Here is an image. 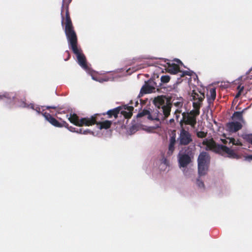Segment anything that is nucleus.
<instances>
[{
  "label": "nucleus",
  "instance_id": "f257e3e1",
  "mask_svg": "<svg viewBox=\"0 0 252 252\" xmlns=\"http://www.w3.org/2000/svg\"><path fill=\"white\" fill-rule=\"evenodd\" d=\"M64 30L69 47L73 53L76 55L78 63L84 69H87L88 65L86 57L82 53L81 49L78 48L77 46V36L72 23L65 24Z\"/></svg>",
  "mask_w": 252,
  "mask_h": 252
},
{
  "label": "nucleus",
  "instance_id": "f03ea898",
  "mask_svg": "<svg viewBox=\"0 0 252 252\" xmlns=\"http://www.w3.org/2000/svg\"><path fill=\"white\" fill-rule=\"evenodd\" d=\"M202 144L203 145H206L209 150L222 156L227 155V157L231 158H236L237 157V155L233 150L230 149L226 146L217 144L213 139L209 140L205 139L203 141Z\"/></svg>",
  "mask_w": 252,
  "mask_h": 252
},
{
  "label": "nucleus",
  "instance_id": "7ed1b4c3",
  "mask_svg": "<svg viewBox=\"0 0 252 252\" xmlns=\"http://www.w3.org/2000/svg\"><path fill=\"white\" fill-rule=\"evenodd\" d=\"M153 103L158 108V112L163 114L164 118L169 116L172 106L170 97L164 95H158L155 97Z\"/></svg>",
  "mask_w": 252,
  "mask_h": 252
},
{
  "label": "nucleus",
  "instance_id": "20e7f679",
  "mask_svg": "<svg viewBox=\"0 0 252 252\" xmlns=\"http://www.w3.org/2000/svg\"><path fill=\"white\" fill-rule=\"evenodd\" d=\"M210 157L208 153L202 152L200 153L198 159V172L200 176L205 175L208 171Z\"/></svg>",
  "mask_w": 252,
  "mask_h": 252
},
{
  "label": "nucleus",
  "instance_id": "39448f33",
  "mask_svg": "<svg viewBox=\"0 0 252 252\" xmlns=\"http://www.w3.org/2000/svg\"><path fill=\"white\" fill-rule=\"evenodd\" d=\"M71 1L72 0H62L61 13L62 25H63L64 20L65 21L64 25L72 23L69 12V5Z\"/></svg>",
  "mask_w": 252,
  "mask_h": 252
},
{
  "label": "nucleus",
  "instance_id": "423d86ee",
  "mask_svg": "<svg viewBox=\"0 0 252 252\" xmlns=\"http://www.w3.org/2000/svg\"><path fill=\"white\" fill-rule=\"evenodd\" d=\"M178 141L180 145H188L192 141L191 134L183 127H181Z\"/></svg>",
  "mask_w": 252,
  "mask_h": 252
},
{
  "label": "nucleus",
  "instance_id": "0eeeda50",
  "mask_svg": "<svg viewBox=\"0 0 252 252\" xmlns=\"http://www.w3.org/2000/svg\"><path fill=\"white\" fill-rule=\"evenodd\" d=\"M45 119L53 126L58 127H68V124L65 121L60 123L55 118L53 117L51 115L48 113L45 112L42 114Z\"/></svg>",
  "mask_w": 252,
  "mask_h": 252
},
{
  "label": "nucleus",
  "instance_id": "6e6552de",
  "mask_svg": "<svg viewBox=\"0 0 252 252\" xmlns=\"http://www.w3.org/2000/svg\"><path fill=\"white\" fill-rule=\"evenodd\" d=\"M182 119L180 121L181 127H183V124L190 125L192 127H194L196 124V119L193 116L187 114L186 113L182 114Z\"/></svg>",
  "mask_w": 252,
  "mask_h": 252
},
{
  "label": "nucleus",
  "instance_id": "1a4fd4ad",
  "mask_svg": "<svg viewBox=\"0 0 252 252\" xmlns=\"http://www.w3.org/2000/svg\"><path fill=\"white\" fill-rule=\"evenodd\" d=\"M192 153L191 151L187 154L184 153L179 155V163L180 166L186 167L191 161V156Z\"/></svg>",
  "mask_w": 252,
  "mask_h": 252
},
{
  "label": "nucleus",
  "instance_id": "9d476101",
  "mask_svg": "<svg viewBox=\"0 0 252 252\" xmlns=\"http://www.w3.org/2000/svg\"><path fill=\"white\" fill-rule=\"evenodd\" d=\"M191 96L194 102L193 103H199L202 106V101L205 98V94L198 89L192 91Z\"/></svg>",
  "mask_w": 252,
  "mask_h": 252
},
{
  "label": "nucleus",
  "instance_id": "9b49d317",
  "mask_svg": "<svg viewBox=\"0 0 252 252\" xmlns=\"http://www.w3.org/2000/svg\"><path fill=\"white\" fill-rule=\"evenodd\" d=\"M98 114H95L91 118H83L80 120L79 126H90L96 124L97 117Z\"/></svg>",
  "mask_w": 252,
  "mask_h": 252
},
{
  "label": "nucleus",
  "instance_id": "f8f14e48",
  "mask_svg": "<svg viewBox=\"0 0 252 252\" xmlns=\"http://www.w3.org/2000/svg\"><path fill=\"white\" fill-rule=\"evenodd\" d=\"M226 127L230 132H236L242 127V124L238 122H232L227 123Z\"/></svg>",
  "mask_w": 252,
  "mask_h": 252
},
{
  "label": "nucleus",
  "instance_id": "ddd939ff",
  "mask_svg": "<svg viewBox=\"0 0 252 252\" xmlns=\"http://www.w3.org/2000/svg\"><path fill=\"white\" fill-rule=\"evenodd\" d=\"M150 85L154 87V90L156 91H159L161 89V82H159L158 76L157 77H154L147 81Z\"/></svg>",
  "mask_w": 252,
  "mask_h": 252
},
{
  "label": "nucleus",
  "instance_id": "4468645a",
  "mask_svg": "<svg viewBox=\"0 0 252 252\" xmlns=\"http://www.w3.org/2000/svg\"><path fill=\"white\" fill-rule=\"evenodd\" d=\"M122 109V107L119 106L114 109L108 110L106 113H103V115H107L108 118H111L113 117H114L115 119H116L118 118V115L120 113V111Z\"/></svg>",
  "mask_w": 252,
  "mask_h": 252
},
{
  "label": "nucleus",
  "instance_id": "2eb2a0df",
  "mask_svg": "<svg viewBox=\"0 0 252 252\" xmlns=\"http://www.w3.org/2000/svg\"><path fill=\"white\" fill-rule=\"evenodd\" d=\"M167 71L171 74H175L181 72L179 65L175 63H167Z\"/></svg>",
  "mask_w": 252,
  "mask_h": 252
},
{
  "label": "nucleus",
  "instance_id": "dca6fc26",
  "mask_svg": "<svg viewBox=\"0 0 252 252\" xmlns=\"http://www.w3.org/2000/svg\"><path fill=\"white\" fill-rule=\"evenodd\" d=\"M153 92H155L154 87L150 85V84L147 81L145 82V84L141 88L140 94L143 95V94H150Z\"/></svg>",
  "mask_w": 252,
  "mask_h": 252
},
{
  "label": "nucleus",
  "instance_id": "f3484780",
  "mask_svg": "<svg viewBox=\"0 0 252 252\" xmlns=\"http://www.w3.org/2000/svg\"><path fill=\"white\" fill-rule=\"evenodd\" d=\"M134 109L133 107L130 106H125V110H121L120 113L126 119H129L132 115V111Z\"/></svg>",
  "mask_w": 252,
  "mask_h": 252
},
{
  "label": "nucleus",
  "instance_id": "a211bd4d",
  "mask_svg": "<svg viewBox=\"0 0 252 252\" xmlns=\"http://www.w3.org/2000/svg\"><path fill=\"white\" fill-rule=\"evenodd\" d=\"M216 97V91L215 88H211L209 90V93L207 95V101L209 105H210L213 103Z\"/></svg>",
  "mask_w": 252,
  "mask_h": 252
},
{
  "label": "nucleus",
  "instance_id": "6ab92c4d",
  "mask_svg": "<svg viewBox=\"0 0 252 252\" xmlns=\"http://www.w3.org/2000/svg\"><path fill=\"white\" fill-rule=\"evenodd\" d=\"M192 106L194 110H192L190 111L189 113L186 114H189V115L193 116L196 119V117L200 114V109L201 106L199 103H193Z\"/></svg>",
  "mask_w": 252,
  "mask_h": 252
},
{
  "label": "nucleus",
  "instance_id": "aec40b11",
  "mask_svg": "<svg viewBox=\"0 0 252 252\" xmlns=\"http://www.w3.org/2000/svg\"><path fill=\"white\" fill-rule=\"evenodd\" d=\"M112 121H111L105 120L104 121L99 122H97L96 121V124L97 126H99V128L100 129H107L111 127V125H112Z\"/></svg>",
  "mask_w": 252,
  "mask_h": 252
},
{
  "label": "nucleus",
  "instance_id": "412c9836",
  "mask_svg": "<svg viewBox=\"0 0 252 252\" xmlns=\"http://www.w3.org/2000/svg\"><path fill=\"white\" fill-rule=\"evenodd\" d=\"M80 120L79 117L76 114H71L68 118L70 122L77 126H79V125H80Z\"/></svg>",
  "mask_w": 252,
  "mask_h": 252
},
{
  "label": "nucleus",
  "instance_id": "4be33fe9",
  "mask_svg": "<svg viewBox=\"0 0 252 252\" xmlns=\"http://www.w3.org/2000/svg\"><path fill=\"white\" fill-rule=\"evenodd\" d=\"M176 143V138L175 136H172L170 139V143L168 147L169 154H172L174 150V145Z\"/></svg>",
  "mask_w": 252,
  "mask_h": 252
},
{
  "label": "nucleus",
  "instance_id": "5701e85b",
  "mask_svg": "<svg viewBox=\"0 0 252 252\" xmlns=\"http://www.w3.org/2000/svg\"><path fill=\"white\" fill-rule=\"evenodd\" d=\"M247 109V108H245L241 112H235L232 115V119H235L239 121H242L243 119V114Z\"/></svg>",
  "mask_w": 252,
  "mask_h": 252
},
{
  "label": "nucleus",
  "instance_id": "b1692460",
  "mask_svg": "<svg viewBox=\"0 0 252 252\" xmlns=\"http://www.w3.org/2000/svg\"><path fill=\"white\" fill-rule=\"evenodd\" d=\"M14 97L13 93H4L0 95V99H6L10 101L13 99Z\"/></svg>",
  "mask_w": 252,
  "mask_h": 252
},
{
  "label": "nucleus",
  "instance_id": "393cba45",
  "mask_svg": "<svg viewBox=\"0 0 252 252\" xmlns=\"http://www.w3.org/2000/svg\"><path fill=\"white\" fill-rule=\"evenodd\" d=\"M146 115L148 116V118L149 119H151V116L150 115V111L148 110L144 109L141 112L138 113V114L137 115V117L140 118V117H142L143 116H146Z\"/></svg>",
  "mask_w": 252,
  "mask_h": 252
},
{
  "label": "nucleus",
  "instance_id": "a878e982",
  "mask_svg": "<svg viewBox=\"0 0 252 252\" xmlns=\"http://www.w3.org/2000/svg\"><path fill=\"white\" fill-rule=\"evenodd\" d=\"M170 80V77L169 75H162L160 79H159V82H161V86L162 83H167Z\"/></svg>",
  "mask_w": 252,
  "mask_h": 252
},
{
  "label": "nucleus",
  "instance_id": "bb28decb",
  "mask_svg": "<svg viewBox=\"0 0 252 252\" xmlns=\"http://www.w3.org/2000/svg\"><path fill=\"white\" fill-rule=\"evenodd\" d=\"M242 137L247 142L252 143V134H243Z\"/></svg>",
  "mask_w": 252,
  "mask_h": 252
},
{
  "label": "nucleus",
  "instance_id": "cd10ccee",
  "mask_svg": "<svg viewBox=\"0 0 252 252\" xmlns=\"http://www.w3.org/2000/svg\"><path fill=\"white\" fill-rule=\"evenodd\" d=\"M229 143H232L234 145L242 146V143L239 139L235 140L234 138H229Z\"/></svg>",
  "mask_w": 252,
  "mask_h": 252
},
{
  "label": "nucleus",
  "instance_id": "c85d7f7f",
  "mask_svg": "<svg viewBox=\"0 0 252 252\" xmlns=\"http://www.w3.org/2000/svg\"><path fill=\"white\" fill-rule=\"evenodd\" d=\"M207 134V132H205L204 131H200L197 132L196 135L198 138H203L206 137Z\"/></svg>",
  "mask_w": 252,
  "mask_h": 252
},
{
  "label": "nucleus",
  "instance_id": "c756f323",
  "mask_svg": "<svg viewBox=\"0 0 252 252\" xmlns=\"http://www.w3.org/2000/svg\"><path fill=\"white\" fill-rule=\"evenodd\" d=\"M182 74L180 75L181 77H184L185 75L191 76L193 73L192 71H184L180 72Z\"/></svg>",
  "mask_w": 252,
  "mask_h": 252
},
{
  "label": "nucleus",
  "instance_id": "7c9ffc66",
  "mask_svg": "<svg viewBox=\"0 0 252 252\" xmlns=\"http://www.w3.org/2000/svg\"><path fill=\"white\" fill-rule=\"evenodd\" d=\"M237 89L238 90V92L235 95V98H238L241 95V93L243 91L244 87H241L240 86H238Z\"/></svg>",
  "mask_w": 252,
  "mask_h": 252
},
{
  "label": "nucleus",
  "instance_id": "2f4dec72",
  "mask_svg": "<svg viewBox=\"0 0 252 252\" xmlns=\"http://www.w3.org/2000/svg\"><path fill=\"white\" fill-rule=\"evenodd\" d=\"M196 184L198 186V187L200 188L204 189L205 187L204 184L203 182L201 180H200L199 179H197Z\"/></svg>",
  "mask_w": 252,
  "mask_h": 252
},
{
  "label": "nucleus",
  "instance_id": "473e14b6",
  "mask_svg": "<svg viewBox=\"0 0 252 252\" xmlns=\"http://www.w3.org/2000/svg\"><path fill=\"white\" fill-rule=\"evenodd\" d=\"M167 61H168V60H160L159 62H160V64L164 66V67H166L167 66V63H168V62Z\"/></svg>",
  "mask_w": 252,
  "mask_h": 252
},
{
  "label": "nucleus",
  "instance_id": "72a5a7b5",
  "mask_svg": "<svg viewBox=\"0 0 252 252\" xmlns=\"http://www.w3.org/2000/svg\"><path fill=\"white\" fill-rule=\"evenodd\" d=\"M181 112V110H179L178 109H177L176 110V111L175 112V117H176V119L177 121H178V119L179 118V117H180V113Z\"/></svg>",
  "mask_w": 252,
  "mask_h": 252
},
{
  "label": "nucleus",
  "instance_id": "f704fd0d",
  "mask_svg": "<svg viewBox=\"0 0 252 252\" xmlns=\"http://www.w3.org/2000/svg\"><path fill=\"white\" fill-rule=\"evenodd\" d=\"M47 109H53L55 110L58 109V107L56 106H45Z\"/></svg>",
  "mask_w": 252,
  "mask_h": 252
},
{
  "label": "nucleus",
  "instance_id": "c9c22d12",
  "mask_svg": "<svg viewBox=\"0 0 252 252\" xmlns=\"http://www.w3.org/2000/svg\"><path fill=\"white\" fill-rule=\"evenodd\" d=\"M93 132L92 131H91L90 129H87L86 130H83V134H91V133H93Z\"/></svg>",
  "mask_w": 252,
  "mask_h": 252
},
{
  "label": "nucleus",
  "instance_id": "e433bc0d",
  "mask_svg": "<svg viewBox=\"0 0 252 252\" xmlns=\"http://www.w3.org/2000/svg\"><path fill=\"white\" fill-rule=\"evenodd\" d=\"M65 52L67 54V58L66 59H65V61H66L70 59V55L69 52L68 51H66Z\"/></svg>",
  "mask_w": 252,
  "mask_h": 252
},
{
  "label": "nucleus",
  "instance_id": "4c0bfd02",
  "mask_svg": "<svg viewBox=\"0 0 252 252\" xmlns=\"http://www.w3.org/2000/svg\"><path fill=\"white\" fill-rule=\"evenodd\" d=\"M175 105L178 107L182 106V103L181 102H177L174 103Z\"/></svg>",
  "mask_w": 252,
  "mask_h": 252
},
{
  "label": "nucleus",
  "instance_id": "58836bf2",
  "mask_svg": "<svg viewBox=\"0 0 252 252\" xmlns=\"http://www.w3.org/2000/svg\"><path fill=\"white\" fill-rule=\"evenodd\" d=\"M250 79V80L249 82V83H250V84H252V75L248 77L247 79Z\"/></svg>",
  "mask_w": 252,
  "mask_h": 252
},
{
  "label": "nucleus",
  "instance_id": "ea45409f",
  "mask_svg": "<svg viewBox=\"0 0 252 252\" xmlns=\"http://www.w3.org/2000/svg\"><path fill=\"white\" fill-rule=\"evenodd\" d=\"M83 130L82 128H80L79 130H77L76 132L80 134H83Z\"/></svg>",
  "mask_w": 252,
  "mask_h": 252
},
{
  "label": "nucleus",
  "instance_id": "a19ab883",
  "mask_svg": "<svg viewBox=\"0 0 252 252\" xmlns=\"http://www.w3.org/2000/svg\"><path fill=\"white\" fill-rule=\"evenodd\" d=\"M163 162H164V163L165 164H167V161L166 159L164 158V160H163Z\"/></svg>",
  "mask_w": 252,
  "mask_h": 252
},
{
  "label": "nucleus",
  "instance_id": "79ce46f5",
  "mask_svg": "<svg viewBox=\"0 0 252 252\" xmlns=\"http://www.w3.org/2000/svg\"><path fill=\"white\" fill-rule=\"evenodd\" d=\"M248 158L250 159L251 160H252V155H250L248 156Z\"/></svg>",
  "mask_w": 252,
  "mask_h": 252
},
{
  "label": "nucleus",
  "instance_id": "37998d69",
  "mask_svg": "<svg viewBox=\"0 0 252 252\" xmlns=\"http://www.w3.org/2000/svg\"><path fill=\"white\" fill-rule=\"evenodd\" d=\"M176 62H178V63H180L182 64V62L179 59H177Z\"/></svg>",
  "mask_w": 252,
  "mask_h": 252
},
{
  "label": "nucleus",
  "instance_id": "c03bdc74",
  "mask_svg": "<svg viewBox=\"0 0 252 252\" xmlns=\"http://www.w3.org/2000/svg\"><path fill=\"white\" fill-rule=\"evenodd\" d=\"M222 142L224 143V144H226V140H222Z\"/></svg>",
  "mask_w": 252,
  "mask_h": 252
},
{
  "label": "nucleus",
  "instance_id": "a18cd8bd",
  "mask_svg": "<svg viewBox=\"0 0 252 252\" xmlns=\"http://www.w3.org/2000/svg\"><path fill=\"white\" fill-rule=\"evenodd\" d=\"M72 129H74V128H73V127H70L69 128V129L70 131H73V130H72Z\"/></svg>",
  "mask_w": 252,
  "mask_h": 252
},
{
  "label": "nucleus",
  "instance_id": "49530a36",
  "mask_svg": "<svg viewBox=\"0 0 252 252\" xmlns=\"http://www.w3.org/2000/svg\"><path fill=\"white\" fill-rule=\"evenodd\" d=\"M39 110H40V108H38V109H36V111L38 112H39Z\"/></svg>",
  "mask_w": 252,
  "mask_h": 252
},
{
  "label": "nucleus",
  "instance_id": "de8ad7c7",
  "mask_svg": "<svg viewBox=\"0 0 252 252\" xmlns=\"http://www.w3.org/2000/svg\"><path fill=\"white\" fill-rule=\"evenodd\" d=\"M170 121L171 122H173V121H174V120H173V119H171Z\"/></svg>",
  "mask_w": 252,
  "mask_h": 252
},
{
  "label": "nucleus",
  "instance_id": "09e8293b",
  "mask_svg": "<svg viewBox=\"0 0 252 252\" xmlns=\"http://www.w3.org/2000/svg\"><path fill=\"white\" fill-rule=\"evenodd\" d=\"M32 107V109H34V108H33V105L32 106V107Z\"/></svg>",
  "mask_w": 252,
  "mask_h": 252
}]
</instances>
